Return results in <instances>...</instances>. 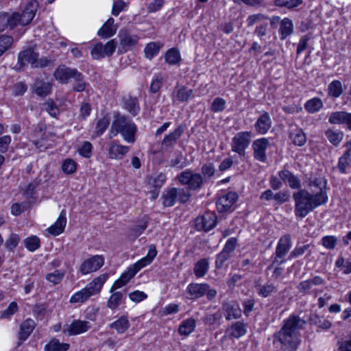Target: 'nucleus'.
I'll return each mask as SVG.
<instances>
[{"label":"nucleus","instance_id":"1","mask_svg":"<svg viewBox=\"0 0 351 351\" xmlns=\"http://www.w3.org/2000/svg\"><path fill=\"white\" fill-rule=\"evenodd\" d=\"M310 191L303 189L293 193L294 213L297 217L304 218L315 208L328 202L326 181L315 178L308 183Z\"/></svg>","mask_w":351,"mask_h":351},{"label":"nucleus","instance_id":"2","mask_svg":"<svg viewBox=\"0 0 351 351\" xmlns=\"http://www.w3.org/2000/svg\"><path fill=\"white\" fill-rule=\"evenodd\" d=\"M306 325V321L299 315L291 314L282 322L280 329L273 335V344H279L282 351H296L300 344L299 332Z\"/></svg>","mask_w":351,"mask_h":351},{"label":"nucleus","instance_id":"3","mask_svg":"<svg viewBox=\"0 0 351 351\" xmlns=\"http://www.w3.org/2000/svg\"><path fill=\"white\" fill-rule=\"evenodd\" d=\"M136 131V124L129 117L117 114L112 123L109 138H112L119 133L126 142L134 143Z\"/></svg>","mask_w":351,"mask_h":351},{"label":"nucleus","instance_id":"4","mask_svg":"<svg viewBox=\"0 0 351 351\" xmlns=\"http://www.w3.org/2000/svg\"><path fill=\"white\" fill-rule=\"evenodd\" d=\"M187 298L191 300H197L204 295L209 301H212L217 296V292L212 289L208 283H190L186 290Z\"/></svg>","mask_w":351,"mask_h":351},{"label":"nucleus","instance_id":"5","mask_svg":"<svg viewBox=\"0 0 351 351\" xmlns=\"http://www.w3.org/2000/svg\"><path fill=\"white\" fill-rule=\"evenodd\" d=\"M176 179L182 185H186L191 191H199L205 183L201 173H195L191 169H186L179 173Z\"/></svg>","mask_w":351,"mask_h":351},{"label":"nucleus","instance_id":"6","mask_svg":"<svg viewBox=\"0 0 351 351\" xmlns=\"http://www.w3.org/2000/svg\"><path fill=\"white\" fill-rule=\"evenodd\" d=\"M291 247V238L290 234H285L280 237L278 242L272 262L265 270L266 273H267L269 269H271L273 266L276 263L282 265L286 262L285 256L289 252Z\"/></svg>","mask_w":351,"mask_h":351},{"label":"nucleus","instance_id":"7","mask_svg":"<svg viewBox=\"0 0 351 351\" xmlns=\"http://www.w3.org/2000/svg\"><path fill=\"white\" fill-rule=\"evenodd\" d=\"M251 132H241L237 133L232 139V151L237 153L240 156H244L245 149L251 142Z\"/></svg>","mask_w":351,"mask_h":351},{"label":"nucleus","instance_id":"8","mask_svg":"<svg viewBox=\"0 0 351 351\" xmlns=\"http://www.w3.org/2000/svg\"><path fill=\"white\" fill-rule=\"evenodd\" d=\"M91 328V324L88 321L75 319L71 324H66L63 327L62 332L69 336L78 335L84 333Z\"/></svg>","mask_w":351,"mask_h":351},{"label":"nucleus","instance_id":"9","mask_svg":"<svg viewBox=\"0 0 351 351\" xmlns=\"http://www.w3.org/2000/svg\"><path fill=\"white\" fill-rule=\"evenodd\" d=\"M104 263V258L101 255H95L86 259L80 267V272L86 275L99 269Z\"/></svg>","mask_w":351,"mask_h":351},{"label":"nucleus","instance_id":"10","mask_svg":"<svg viewBox=\"0 0 351 351\" xmlns=\"http://www.w3.org/2000/svg\"><path fill=\"white\" fill-rule=\"evenodd\" d=\"M217 224V217L213 213H208L195 219V226L197 230L208 232Z\"/></svg>","mask_w":351,"mask_h":351},{"label":"nucleus","instance_id":"11","mask_svg":"<svg viewBox=\"0 0 351 351\" xmlns=\"http://www.w3.org/2000/svg\"><path fill=\"white\" fill-rule=\"evenodd\" d=\"M269 146V141L266 138L255 140L252 143L253 155L256 160L265 162L267 160L266 149Z\"/></svg>","mask_w":351,"mask_h":351},{"label":"nucleus","instance_id":"12","mask_svg":"<svg viewBox=\"0 0 351 351\" xmlns=\"http://www.w3.org/2000/svg\"><path fill=\"white\" fill-rule=\"evenodd\" d=\"M237 199L238 195L234 191L228 192L225 195L221 196L216 203L218 212L225 213L230 210Z\"/></svg>","mask_w":351,"mask_h":351},{"label":"nucleus","instance_id":"13","mask_svg":"<svg viewBox=\"0 0 351 351\" xmlns=\"http://www.w3.org/2000/svg\"><path fill=\"white\" fill-rule=\"evenodd\" d=\"M77 70L76 69L68 67L64 64L58 66L55 70L53 75L57 81L61 84H68L72 81L75 73Z\"/></svg>","mask_w":351,"mask_h":351},{"label":"nucleus","instance_id":"14","mask_svg":"<svg viewBox=\"0 0 351 351\" xmlns=\"http://www.w3.org/2000/svg\"><path fill=\"white\" fill-rule=\"evenodd\" d=\"M324 283L325 280L322 277L316 276L313 278L300 282L297 286V289L302 295H308L311 294L313 286H319Z\"/></svg>","mask_w":351,"mask_h":351},{"label":"nucleus","instance_id":"15","mask_svg":"<svg viewBox=\"0 0 351 351\" xmlns=\"http://www.w3.org/2000/svg\"><path fill=\"white\" fill-rule=\"evenodd\" d=\"M185 130L184 125H180L173 132L165 136L162 141V147L167 149L173 147L181 137Z\"/></svg>","mask_w":351,"mask_h":351},{"label":"nucleus","instance_id":"16","mask_svg":"<svg viewBox=\"0 0 351 351\" xmlns=\"http://www.w3.org/2000/svg\"><path fill=\"white\" fill-rule=\"evenodd\" d=\"M38 57V53L36 52L32 48H28L21 51L18 54V64L20 65L19 69L27 65V64H30L32 68H33V65Z\"/></svg>","mask_w":351,"mask_h":351},{"label":"nucleus","instance_id":"17","mask_svg":"<svg viewBox=\"0 0 351 351\" xmlns=\"http://www.w3.org/2000/svg\"><path fill=\"white\" fill-rule=\"evenodd\" d=\"M39 4L37 1H30L22 10L20 15L22 19V23L25 25L29 24L35 16V14L38 10Z\"/></svg>","mask_w":351,"mask_h":351},{"label":"nucleus","instance_id":"18","mask_svg":"<svg viewBox=\"0 0 351 351\" xmlns=\"http://www.w3.org/2000/svg\"><path fill=\"white\" fill-rule=\"evenodd\" d=\"M331 124H346L348 129L351 130V113L346 111L332 112L328 118Z\"/></svg>","mask_w":351,"mask_h":351},{"label":"nucleus","instance_id":"19","mask_svg":"<svg viewBox=\"0 0 351 351\" xmlns=\"http://www.w3.org/2000/svg\"><path fill=\"white\" fill-rule=\"evenodd\" d=\"M129 150V147L119 145L116 141H112L108 145V157L110 159L121 160Z\"/></svg>","mask_w":351,"mask_h":351},{"label":"nucleus","instance_id":"20","mask_svg":"<svg viewBox=\"0 0 351 351\" xmlns=\"http://www.w3.org/2000/svg\"><path fill=\"white\" fill-rule=\"evenodd\" d=\"M172 97L179 102H188L191 98L194 97L193 90L186 86L177 84L172 93Z\"/></svg>","mask_w":351,"mask_h":351},{"label":"nucleus","instance_id":"21","mask_svg":"<svg viewBox=\"0 0 351 351\" xmlns=\"http://www.w3.org/2000/svg\"><path fill=\"white\" fill-rule=\"evenodd\" d=\"M222 309L226 313V319L228 321L239 319L241 317V309L239 305L234 301L223 303Z\"/></svg>","mask_w":351,"mask_h":351},{"label":"nucleus","instance_id":"22","mask_svg":"<svg viewBox=\"0 0 351 351\" xmlns=\"http://www.w3.org/2000/svg\"><path fill=\"white\" fill-rule=\"evenodd\" d=\"M35 322L32 319H27L21 323L18 335L19 345L22 344L29 337L35 328Z\"/></svg>","mask_w":351,"mask_h":351},{"label":"nucleus","instance_id":"23","mask_svg":"<svg viewBox=\"0 0 351 351\" xmlns=\"http://www.w3.org/2000/svg\"><path fill=\"white\" fill-rule=\"evenodd\" d=\"M278 176L282 181L287 182L293 189H302L300 180L289 170L283 169L278 172Z\"/></svg>","mask_w":351,"mask_h":351},{"label":"nucleus","instance_id":"24","mask_svg":"<svg viewBox=\"0 0 351 351\" xmlns=\"http://www.w3.org/2000/svg\"><path fill=\"white\" fill-rule=\"evenodd\" d=\"M271 127V119L267 112H264L254 124L256 131L261 134H266Z\"/></svg>","mask_w":351,"mask_h":351},{"label":"nucleus","instance_id":"25","mask_svg":"<svg viewBox=\"0 0 351 351\" xmlns=\"http://www.w3.org/2000/svg\"><path fill=\"white\" fill-rule=\"evenodd\" d=\"M107 278L108 276L106 274L100 275L89 282L86 287L84 288L89 297L96 295L100 292L103 285L107 280Z\"/></svg>","mask_w":351,"mask_h":351},{"label":"nucleus","instance_id":"26","mask_svg":"<svg viewBox=\"0 0 351 351\" xmlns=\"http://www.w3.org/2000/svg\"><path fill=\"white\" fill-rule=\"evenodd\" d=\"M114 19L112 17L109 18L99 29L97 32L98 36L101 38L106 39L114 35L117 27L114 25Z\"/></svg>","mask_w":351,"mask_h":351},{"label":"nucleus","instance_id":"27","mask_svg":"<svg viewBox=\"0 0 351 351\" xmlns=\"http://www.w3.org/2000/svg\"><path fill=\"white\" fill-rule=\"evenodd\" d=\"M226 332L230 337L239 339L246 334V324L240 321L236 322L227 328Z\"/></svg>","mask_w":351,"mask_h":351},{"label":"nucleus","instance_id":"28","mask_svg":"<svg viewBox=\"0 0 351 351\" xmlns=\"http://www.w3.org/2000/svg\"><path fill=\"white\" fill-rule=\"evenodd\" d=\"M66 223V212L64 210H62L56 223L48 228L49 232L53 236L59 235L63 232Z\"/></svg>","mask_w":351,"mask_h":351},{"label":"nucleus","instance_id":"29","mask_svg":"<svg viewBox=\"0 0 351 351\" xmlns=\"http://www.w3.org/2000/svg\"><path fill=\"white\" fill-rule=\"evenodd\" d=\"M292 143L295 145L302 147L306 143V134L303 130L299 128L292 129L289 135Z\"/></svg>","mask_w":351,"mask_h":351},{"label":"nucleus","instance_id":"30","mask_svg":"<svg viewBox=\"0 0 351 351\" xmlns=\"http://www.w3.org/2000/svg\"><path fill=\"white\" fill-rule=\"evenodd\" d=\"M72 80V90L75 92H83L88 86V84L85 81L84 75L78 71L75 73Z\"/></svg>","mask_w":351,"mask_h":351},{"label":"nucleus","instance_id":"31","mask_svg":"<svg viewBox=\"0 0 351 351\" xmlns=\"http://www.w3.org/2000/svg\"><path fill=\"white\" fill-rule=\"evenodd\" d=\"M125 108L132 115L136 116L140 112V106L136 97L128 96L123 98Z\"/></svg>","mask_w":351,"mask_h":351},{"label":"nucleus","instance_id":"32","mask_svg":"<svg viewBox=\"0 0 351 351\" xmlns=\"http://www.w3.org/2000/svg\"><path fill=\"white\" fill-rule=\"evenodd\" d=\"M130 326V323L128 320V318L125 316H121L117 320L111 323L109 326L110 328L116 330L117 333L123 334L124 333Z\"/></svg>","mask_w":351,"mask_h":351},{"label":"nucleus","instance_id":"33","mask_svg":"<svg viewBox=\"0 0 351 351\" xmlns=\"http://www.w3.org/2000/svg\"><path fill=\"white\" fill-rule=\"evenodd\" d=\"M293 32V24L291 19L289 18L283 19L280 23L279 33L280 34V39L285 40L287 36L292 34Z\"/></svg>","mask_w":351,"mask_h":351},{"label":"nucleus","instance_id":"34","mask_svg":"<svg viewBox=\"0 0 351 351\" xmlns=\"http://www.w3.org/2000/svg\"><path fill=\"white\" fill-rule=\"evenodd\" d=\"M209 269V261L208 258H203L199 259L195 265L193 272L197 278L204 277Z\"/></svg>","mask_w":351,"mask_h":351},{"label":"nucleus","instance_id":"35","mask_svg":"<svg viewBox=\"0 0 351 351\" xmlns=\"http://www.w3.org/2000/svg\"><path fill=\"white\" fill-rule=\"evenodd\" d=\"M195 320L193 318H189L183 321L178 328V332L181 335H189L195 330Z\"/></svg>","mask_w":351,"mask_h":351},{"label":"nucleus","instance_id":"36","mask_svg":"<svg viewBox=\"0 0 351 351\" xmlns=\"http://www.w3.org/2000/svg\"><path fill=\"white\" fill-rule=\"evenodd\" d=\"M178 189L171 188L162 195V204L166 207L173 206L178 200Z\"/></svg>","mask_w":351,"mask_h":351},{"label":"nucleus","instance_id":"37","mask_svg":"<svg viewBox=\"0 0 351 351\" xmlns=\"http://www.w3.org/2000/svg\"><path fill=\"white\" fill-rule=\"evenodd\" d=\"M70 345L66 343H60L58 339L53 338L45 346V351H66Z\"/></svg>","mask_w":351,"mask_h":351},{"label":"nucleus","instance_id":"38","mask_svg":"<svg viewBox=\"0 0 351 351\" xmlns=\"http://www.w3.org/2000/svg\"><path fill=\"white\" fill-rule=\"evenodd\" d=\"M351 164V148H348L347 151L339 158L337 168L340 173H346V167Z\"/></svg>","mask_w":351,"mask_h":351},{"label":"nucleus","instance_id":"39","mask_svg":"<svg viewBox=\"0 0 351 351\" xmlns=\"http://www.w3.org/2000/svg\"><path fill=\"white\" fill-rule=\"evenodd\" d=\"M34 92L40 97L47 96L51 90L50 84L42 80H37L34 84Z\"/></svg>","mask_w":351,"mask_h":351},{"label":"nucleus","instance_id":"40","mask_svg":"<svg viewBox=\"0 0 351 351\" xmlns=\"http://www.w3.org/2000/svg\"><path fill=\"white\" fill-rule=\"evenodd\" d=\"M123 298V293L121 291H114L107 302L108 308L114 310L121 304Z\"/></svg>","mask_w":351,"mask_h":351},{"label":"nucleus","instance_id":"41","mask_svg":"<svg viewBox=\"0 0 351 351\" xmlns=\"http://www.w3.org/2000/svg\"><path fill=\"white\" fill-rule=\"evenodd\" d=\"M110 123V117L106 114L102 118L97 120L96 123V128L95 134L97 136H100L104 134L106 130L108 128Z\"/></svg>","mask_w":351,"mask_h":351},{"label":"nucleus","instance_id":"42","mask_svg":"<svg viewBox=\"0 0 351 351\" xmlns=\"http://www.w3.org/2000/svg\"><path fill=\"white\" fill-rule=\"evenodd\" d=\"M161 45L159 43L151 42L146 45L144 52L145 56L147 59H152L156 56L160 49Z\"/></svg>","mask_w":351,"mask_h":351},{"label":"nucleus","instance_id":"43","mask_svg":"<svg viewBox=\"0 0 351 351\" xmlns=\"http://www.w3.org/2000/svg\"><path fill=\"white\" fill-rule=\"evenodd\" d=\"M323 107V103L319 98H313L307 101L304 105L305 110L309 113L319 111Z\"/></svg>","mask_w":351,"mask_h":351},{"label":"nucleus","instance_id":"44","mask_svg":"<svg viewBox=\"0 0 351 351\" xmlns=\"http://www.w3.org/2000/svg\"><path fill=\"white\" fill-rule=\"evenodd\" d=\"M165 59L168 64L174 65L180 62L181 57L177 49L171 48L166 52Z\"/></svg>","mask_w":351,"mask_h":351},{"label":"nucleus","instance_id":"45","mask_svg":"<svg viewBox=\"0 0 351 351\" xmlns=\"http://www.w3.org/2000/svg\"><path fill=\"white\" fill-rule=\"evenodd\" d=\"M343 93L341 82L339 80H334L328 84V93L332 97H339Z\"/></svg>","mask_w":351,"mask_h":351},{"label":"nucleus","instance_id":"46","mask_svg":"<svg viewBox=\"0 0 351 351\" xmlns=\"http://www.w3.org/2000/svg\"><path fill=\"white\" fill-rule=\"evenodd\" d=\"M119 35L120 43L124 47H132L137 43V38L136 36H131L126 31H121Z\"/></svg>","mask_w":351,"mask_h":351},{"label":"nucleus","instance_id":"47","mask_svg":"<svg viewBox=\"0 0 351 351\" xmlns=\"http://www.w3.org/2000/svg\"><path fill=\"white\" fill-rule=\"evenodd\" d=\"M147 226L148 221L147 220L143 219L138 221V223L131 229L130 237H132V239H136L144 232Z\"/></svg>","mask_w":351,"mask_h":351},{"label":"nucleus","instance_id":"48","mask_svg":"<svg viewBox=\"0 0 351 351\" xmlns=\"http://www.w3.org/2000/svg\"><path fill=\"white\" fill-rule=\"evenodd\" d=\"M201 173L205 183L208 182L215 173V166L213 163L204 164L201 167Z\"/></svg>","mask_w":351,"mask_h":351},{"label":"nucleus","instance_id":"49","mask_svg":"<svg viewBox=\"0 0 351 351\" xmlns=\"http://www.w3.org/2000/svg\"><path fill=\"white\" fill-rule=\"evenodd\" d=\"M309 322L311 324L317 325L319 328L322 329H328L332 325L330 321L323 319L316 314L310 315Z\"/></svg>","mask_w":351,"mask_h":351},{"label":"nucleus","instance_id":"50","mask_svg":"<svg viewBox=\"0 0 351 351\" xmlns=\"http://www.w3.org/2000/svg\"><path fill=\"white\" fill-rule=\"evenodd\" d=\"M326 136L328 140L335 146H337L343 138V132L328 130L326 132Z\"/></svg>","mask_w":351,"mask_h":351},{"label":"nucleus","instance_id":"51","mask_svg":"<svg viewBox=\"0 0 351 351\" xmlns=\"http://www.w3.org/2000/svg\"><path fill=\"white\" fill-rule=\"evenodd\" d=\"M276 291V287L272 283L267 282L263 285L259 286L258 294L263 298H267Z\"/></svg>","mask_w":351,"mask_h":351},{"label":"nucleus","instance_id":"52","mask_svg":"<svg viewBox=\"0 0 351 351\" xmlns=\"http://www.w3.org/2000/svg\"><path fill=\"white\" fill-rule=\"evenodd\" d=\"M9 19V29L10 30L14 29L16 26L21 25L25 26L22 22V19L19 12H14L12 14L8 13Z\"/></svg>","mask_w":351,"mask_h":351},{"label":"nucleus","instance_id":"53","mask_svg":"<svg viewBox=\"0 0 351 351\" xmlns=\"http://www.w3.org/2000/svg\"><path fill=\"white\" fill-rule=\"evenodd\" d=\"M27 84L24 82H19L11 87L12 95L14 97L23 96L27 90Z\"/></svg>","mask_w":351,"mask_h":351},{"label":"nucleus","instance_id":"54","mask_svg":"<svg viewBox=\"0 0 351 351\" xmlns=\"http://www.w3.org/2000/svg\"><path fill=\"white\" fill-rule=\"evenodd\" d=\"M64 275V271L55 270L53 272L47 274L45 278L53 285H58L62 280Z\"/></svg>","mask_w":351,"mask_h":351},{"label":"nucleus","instance_id":"55","mask_svg":"<svg viewBox=\"0 0 351 351\" xmlns=\"http://www.w3.org/2000/svg\"><path fill=\"white\" fill-rule=\"evenodd\" d=\"M26 248L30 252H34L40 247V239L36 236H32L24 240Z\"/></svg>","mask_w":351,"mask_h":351},{"label":"nucleus","instance_id":"56","mask_svg":"<svg viewBox=\"0 0 351 351\" xmlns=\"http://www.w3.org/2000/svg\"><path fill=\"white\" fill-rule=\"evenodd\" d=\"M302 0H274V5L292 9L302 4Z\"/></svg>","mask_w":351,"mask_h":351},{"label":"nucleus","instance_id":"57","mask_svg":"<svg viewBox=\"0 0 351 351\" xmlns=\"http://www.w3.org/2000/svg\"><path fill=\"white\" fill-rule=\"evenodd\" d=\"M13 43V38L10 36H0V56L10 47Z\"/></svg>","mask_w":351,"mask_h":351},{"label":"nucleus","instance_id":"58","mask_svg":"<svg viewBox=\"0 0 351 351\" xmlns=\"http://www.w3.org/2000/svg\"><path fill=\"white\" fill-rule=\"evenodd\" d=\"M76 162L71 158L64 160L62 164V169L66 174H72L76 171Z\"/></svg>","mask_w":351,"mask_h":351},{"label":"nucleus","instance_id":"59","mask_svg":"<svg viewBox=\"0 0 351 351\" xmlns=\"http://www.w3.org/2000/svg\"><path fill=\"white\" fill-rule=\"evenodd\" d=\"M90 53L92 57L96 60H99L106 56V54L104 53V45L100 42L95 45Z\"/></svg>","mask_w":351,"mask_h":351},{"label":"nucleus","instance_id":"60","mask_svg":"<svg viewBox=\"0 0 351 351\" xmlns=\"http://www.w3.org/2000/svg\"><path fill=\"white\" fill-rule=\"evenodd\" d=\"M222 317L221 313L219 311L213 314L207 313L203 319V322L206 325L213 326L216 322L219 321Z\"/></svg>","mask_w":351,"mask_h":351},{"label":"nucleus","instance_id":"61","mask_svg":"<svg viewBox=\"0 0 351 351\" xmlns=\"http://www.w3.org/2000/svg\"><path fill=\"white\" fill-rule=\"evenodd\" d=\"M237 239L235 237L228 239L221 251L232 256V253L237 246Z\"/></svg>","mask_w":351,"mask_h":351},{"label":"nucleus","instance_id":"62","mask_svg":"<svg viewBox=\"0 0 351 351\" xmlns=\"http://www.w3.org/2000/svg\"><path fill=\"white\" fill-rule=\"evenodd\" d=\"M226 104V102L224 99L221 97H216L214 99L211 104L210 110L214 112H221L225 109Z\"/></svg>","mask_w":351,"mask_h":351},{"label":"nucleus","instance_id":"63","mask_svg":"<svg viewBox=\"0 0 351 351\" xmlns=\"http://www.w3.org/2000/svg\"><path fill=\"white\" fill-rule=\"evenodd\" d=\"M18 311V304L16 302H12L8 308L1 315V319H10Z\"/></svg>","mask_w":351,"mask_h":351},{"label":"nucleus","instance_id":"64","mask_svg":"<svg viewBox=\"0 0 351 351\" xmlns=\"http://www.w3.org/2000/svg\"><path fill=\"white\" fill-rule=\"evenodd\" d=\"M90 297L88 294L86 292L84 289L77 291L74 295H73L70 298L71 303H77V302H84L86 300H88Z\"/></svg>","mask_w":351,"mask_h":351}]
</instances>
